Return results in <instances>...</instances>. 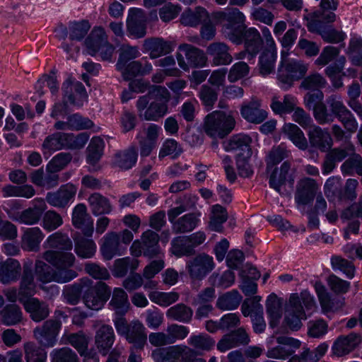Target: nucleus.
<instances>
[{
	"label": "nucleus",
	"instance_id": "nucleus-1",
	"mask_svg": "<svg viewBox=\"0 0 362 362\" xmlns=\"http://www.w3.org/2000/svg\"><path fill=\"white\" fill-rule=\"evenodd\" d=\"M42 257L55 269H54L42 260H37L35 271L40 281L64 284L78 276L77 272L71 269L76 260L72 253L47 250L43 253Z\"/></svg>",
	"mask_w": 362,
	"mask_h": 362
},
{
	"label": "nucleus",
	"instance_id": "nucleus-2",
	"mask_svg": "<svg viewBox=\"0 0 362 362\" xmlns=\"http://www.w3.org/2000/svg\"><path fill=\"white\" fill-rule=\"evenodd\" d=\"M170 94L163 86H156L147 95L136 101V108L141 120L158 122L168 112Z\"/></svg>",
	"mask_w": 362,
	"mask_h": 362
},
{
	"label": "nucleus",
	"instance_id": "nucleus-3",
	"mask_svg": "<svg viewBox=\"0 0 362 362\" xmlns=\"http://www.w3.org/2000/svg\"><path fill=\"white\" fill-rule=\"evenodd\" d=\"M315 307L313 296L308 291L291 294L285 310L284 325L292 331L299 330L303 326L302 320L310 315L306 312L313 311Z\"/></svg>",
	"mask_w": 362,
	"mask_h": 362
},
{
	"label": "nucleus",
	"instance_id": "nucleus-4",
	"mask_svg": "<svg viewBox=\"0 0 362 362\" xmlns=\"http://www.w3.org/2000/svg\"><path fill=\"white\" fill-rule=\"evenodd\" d=\"M214 19L221 25V33L225 38L235 45L241 44L243 31L246 28L245 16L237 8H230L214 13Z\"/></svg>",
	"mask_w": 362,
	"mask_h": 362
},
{
	"label": "nucleus",
	"instance_id": "nucleus-5",
	"mask_svg": "<svg viewBox=\"0 0 362 362\" xmlns=\"http://www.w3.org/2000/svg\"><path fill=\"white\" fill-rule=\"evenodd\" d=\"M235 120L233 116L223 112L214 111L204 119V132L213 138H223L234 129Z\"/></svg>",
	"mask_w": 362,
	"mask_h": 362
},
{
	"label": "nucleus",
	"instance_id": "nucleus-6",
	"mask_svg": "<svg viewBox=\"0 0 362 362\" xmlns=\"http://www.w3.org/2000/svg\"><path fill=\"white\" fill-rule=\"evenodd\" d=\"M286 54L281 52L282 59L278 69L277 78L284 88H290L295 81L303 78L308 70V65L300 60H285Z\"/></svg>",
	"mask_w": 362,
	"mask_h": 362
},
{
	"label": "nucleus",
	"instance_id": "nucleus-7",
	"mask_svg": "<svg viewBox=\"0 0 362 362\" xmlns=\"http://www.w3.org/2000/svg\"><path fill=\"white\" fill-rule=\"evenodd\" d=\"M214 257L201 252L187 260L186 270L192 281H202L215 268Z\"/></svg>",
	"mask_w": 362,
	"mask_h": 362
},
{
	"label": "nucleus",
	"instance_id": "nucleus-8",
	"mask_svg": "<svg viewBox=\"0 0 362 362\" xmlns=\"http://www.w3.org/2000/svg\"><path fill=\"white\" fill-rule=\"evenodd\" d=\"M178 50L185 54V57L181 53L176 55L178 65L184 71H188L190 67H202L206 64L207 57L201 49L184 43L180 45Z\"/></svg>",
	"mask_w": 362,
	"mask_h": 362
},
{
	"label": "nucleus",
	"instance_id": "nucleus-9",
	"mask_svg": "<svg viewBox=\"0 0 362 362\" xmlns=\"http://www.w3.org/2000/svg\"><path fill=\"white\" fill-rule=\"evenodd\" d=\"M61 328L62 322L60 320L57 318L49 319L33 329V337L42 347L52 348L57 342V337Z\"/></svg>",
	"mask_w": 362,
	"mask_h": 362
},
{
	"label": "nucleus",
	"instance_id": "nucleus-10",
	"mask_svg": "<svg viewBox=\"0 0 362 362\" xmlns=\"http://www.w3.org/2000/svg\"><path fill=\"white\" fill-rule=\"evenodd\" d=\"M294 170L288 161H284L280 168H276L269 177V186L281 195L290 194L294 182Z\"/></svg>",
	"mask_w": 362,
	"mask_h": 362
},
{
	"label": "nucleus",
	"instance_id": "nucleus-11",
	"mask_svg": "<svg viewBox=\"0 0 362 362\" xmlns=\"http://www.w3.org/2000/svg\"><path fill=\"white\" fill-rule=\"evenodd\" d=\"M110 296V289L105 283L98 282L95 286H92V281L88 279L83 300L87 308L98 310L103 307Z\"/></svg>",
	"mask_w": 362,
	"mask_h": 362
},
{
	"label": "nucleus",
	"instance_id": "nucleus-12",
	"mask_svg": "<svg viewBox=\"0 0 362 362\" xmlns=\"http://www.w3.org/2000/svg\"><path fill=\"white\" fill-rule=\"evenodd\" d=\"M277 346L269 349L266 356L269 358L285 360L292 356L295 349L300 348V341L298 339L286 336L276 337Z\"/></svg>",
	"mask_w": 362,
	"mask_h": 362
},
{
	"label": "nucleus",
	"instance_id": "nucleus-13",
	"mask_svg": "<svg viewBox=\"0 0 362 362\" xmlns=\"http://www.w3.org/2000/svg\"><path fill=\"white\" fill-rule=\"evenodd\" d=\"M126 26L129 37L134 39L144 37L147 33V21L144 11L139 8L130 9Z\"/></svg>",
	"mask_w": 362,
	"mask_h": 362
},
{
	"label": "nucleus",
	"instance_id": "nucleus-14",
	"mask_svg": "<svg viewBox=\"0 0 362 362\" xmlns=\"http://www.w3.org/2000/svg\"><path fill=\"white\" fill-rule=\"evenodd\" d=\"M63 102L81 107L87 99V93L82 83L67 79L62 86Z\"/></svg>",
	"mask_w": 362,
	"mask_h": 362
},
{
	"label": "nucleus",
	"instance_id": "nucleus-15",
	"mask_svg": "<svg viewBox=\"0 0 362 362\" xmlns=\"http://www.w3.org/2000/svg\"><path fill=\"white\" fill-rule=\"evenodd\" d=\"M76 192L77 188L75 185L67 183L62 185L56 192H48L45 200L54 207L64 209L74 198Z\"/></svg>",
	"mask_w": 362,
	"mask_h": 362
},
{
	"label": "nucleus",
	"instance_id": "nucleus-16",
	"mask_svg": "<svg viewBox=\"0 0 362 362\" xmlns=\"http://www.w3.org/2000/svg\"><path fill=\"white\" fill-rule=\"evenodd\" d=\"M319 189L315 180L305 177L300 180L296 185L295 201L299 205L310 204L317 196Z\"/></svg>",
	"mask_w": 362,
	"mask_h": 362
},
{
	"label": "nucleus",
	"instance_id": "nucleus-17",
	"mask_svg": "<svg viewBox=\"0 0 362 362\" xmlns=\"http://www.w3.org/2000/svg\"><path fill=\"white\" fill-rule=\"evenodd\" d=\"M174 48V44L161 37H148L143 42V49L148 53L152 59L170 53Z\"/></svg>",
	"mask_w": 362,
	"mask_h": 362
},
{
	"label": "nucleus",
	"instance_id": "nucleus-18",
	"mask_svg": "<svg viewBox=\"0 0 362 362\" xmlns=\"http://www.w3.org/2000/svg\"><path fill=\"white\" fill-rule=\"evenodd\" d=\"M250 342V337L243 327L230 332L223 336L217 344V349L225 352L240 345H245Z\"/></svg>",
	"mask_w": 362,
	"mask_h": 362
},
{
	"label": "nucleus",
	"instance_id": "nucleus-19",
	"mask_svg": "<svg viewBox=\"0 0 362 362\" xmlns=\"http://www.w3.org/2000/svg\"><path fill=\"white\" fill-rule=\"evenodd\" d=\"M310 146L322 152L329 150L333 144L332 139L329 132L320 126L313 124L308 132Z\"/></svg>",
	"mask_w": 362,
	"mask_h": 362
},
{
	"label": "nucleus",
	"instance_id": "nucleus-20",
	"mask_svg": "<svg viewBox=\"0 0 362 362\" xmlns=\"http://www.w3.org/2000/svg\"><path fill=\"white\" fill-rule=\"evenodd\" d=\"M20 303L23 304L31 320L35 322H42L49 315L50 310L48 304L36 298L21 300Z\"/></svg>",
	"mask_w": 362,
	"mask_h": 362
},
{
	"label": "nucleus",
	"instance_id": "nucleus-21",
	"mask_svg": "<svg viewBox=\"0 0 362 362\" xmlns=\"http://www.w3.org/2000/svg\"><path fill=\"white\" fill-rule=\"evenodd\" d=\"M100 246L101 253L106 260L112 259L116 255H122L126 247H123L119 241V237L116 232H109L102 238Z\"/></svg>",
	"mask_w": 362,
	"mask_h": 362
},
{
	"label": "nucleus",
	"instance_id": "nucleus-22",
	"mask_svg": "<svg viewBox=\"0 0 362 362\" xmlns=\"http://www.w3.org/2000/svg\"><path fill=\"white\" fill-rule=\"evenodd\" d=\"M72 223L74 227L81 229L86 236H92L93 222L87 213V208L85 204H78L74 207L72 213Z\"/></svg>",
	"mask_w": 362,
	"mask_h": 362
},
{
	"label": "nucleus",
	"instance_id": "nucleus-23",
	"mask_svg": "<svg viewBox=\"0 0 362 362\" xmlns=\"http://www.w3.org/2000/svg\"><path fill=\"white\" fill-rule=\"evenodd\" d=\"M115 340V334L112 326L103 325L96 330L95 344L98 351L106 356L110 351Z\"/></svg>",
	"mask_w": 362,
	"mask_h": 362
},
{
	"label": "nucleus",
	"instance_id": "nucleus-24",
	"mask_svg": "<svg viewBox=\"0 0 362 362\" xmlns=\"http://www.w3.org/2000/svg\"><path fill=\"white\" fill-rule=\"evenodd\" d=\"M117 69L121 72L122 76L125 81H130L137 76H144L150 74L153 70L151 63L139 61H132L121 66H117Z\"/></svg>",
	"mask_w": 362,
	"mask_h": 362
},
{
	"label": "nucleus",
	"instance_id": "nucleus-25",
	"mask_svg": "<svg viewBox=\"0 0 362 362\" xmlns=\"http://www.w3.org/2000/svg\"><path fill=\"white\" fill-rule=\"evenodd\" d=\"M206 52L212 57V64L215 66L230 64L233 59L229 46L223 42L211 43L206 48Z\"/></svg>",
	"mask_w": 362,
	"mask_h": 362
},
{
	"label": "nucleus",
	"instance_id": "nucleus-26",
	"mask_svg": "<svg viewBox=\"0 0 362 362\" xmlns=\"http://www.w3.org/2000/svg\"><path fill=\"white\" fill-rule=\"evenodd\" d=\"M252 139L246 134H236L224 144V149L226 151H237V155H245L251 157L252 154L251 148Z\"/></svg>",
	"mask_w": 362,
	"mask_h": 362
},
{
	"label": "nucleus",
	"instance_id": "nucleus-27",
	"mask_svg": "<svg viewBox=\"0 0 362 362\" xmlns=\"http://www.w3.org/2000/svg\"><path fill=\"white\" fill-rule=\"evenodd\" d=\"M315 288L323 312H334L341 308L344 305V299L332 298L331 295L322 283L317 282Z\"/></svg>",
	"mask_w": 362,
	"mask_h": 362
},
{
	"label": "nucleus",
	"instance_id": "nucleus-28",
	"mask_svg": "<svg viewBox=\"0 0 362 362\" xmlns=\"http://www.w3.org/2000/svg\"><path fill=\"white\" fill-rule=\"evenodd\" d=\"M362 341L360 335L351 333L347 336H341L337 339L332 346V352L337 356H342L353 351Z\"/></svg>",
	"mask_w": 362,
	"mask_h": 362
},
{
	"label": "nucleus",
	"instance_id": "nucleus-29",
	"mask_svg": "<svg viewBox=\"0 0 362 362\" xmlns=\"http://www.w3.org/2000/svg\"><path fill=\"white\" fill-rule=\"evenodd\" d=\"M107 42V35L104 28L95 27L84 42L87 53L95 56Z\"/></svg>",
	"mask_w": 362,
	"mask_h": 362
},
{
	"label": "nucleus",
	"instance_id": "nucleus-30",
	"mask_svg": "<svg viewBox=\"0 0 362 362\" xmlns=\"http://www.w3.org/2000/svg\"><path fill=\"white\" fill-rule=\"evenodd\" d=\"M124 337L129 343L133 344V348L142 349L147 340L146 328L140 321L133 320L130 322V327Z\"/></svg>",
	"mask_w": 362,
	"mask_h": 362
},
{
	"label": "nucleus",
	"instance_id": "nucleus-31",
	"mask_svg": "<svg viewBox=\"0 0 362 362\" xmlns=\"http://www.w3.org/2000/svg\"><path fill=\"white\" fill-rule=\"evenodd\" d=\"M185 350L184 345L160 347L152 351L151 357L154 362H176Z\"/></svg>",
	"mask_w": 362,
	"mask_h": 362
},
{
	"label": "nucleus",
	"instance_id": "nucleus-32",
	"mask_svg": "<svg viewBox=\"0 0 362 362\" xmlns=\"http://www.w3.org/2000/svg\"><path fill=\"white\" fill-rule=\"evenodd\" d=\"M245 51L252 57L256 56L262 47L263 40L259 32L255 28L245 29L241 36Z\"/></svg>",
	"mask_w": 362,
	"mask_h": 362
},
{
	"label": "nucleus",
	"instance_id": "nucleus-33",
	"mask_svg": "<svg viewBox=\"0 0 362 362\" xmlns=\"http://www.w3.org/2000/svg\"><path fill=\"white\" fill-rule=\"evenodd\" d=\"M21 266L16 259L8 258L0 262V281L8 284L16 281L21 274Z\"/></svg>",
	"mask_w": 362,
	"mask_h": 362
},
{
	"label": "nucleus",
	"instance_id": "nucleus-34",
	"mask_svg": "<svg viewBox=\"0 0 362 362\" xmlns=\"http://www.w3.org/2000/svg\"><path fill=\"white\" fill-rule=\"evenodd\" d=\"M36 292V283L32 269L24 267L18 289L19 302L33 298Z\"/></svg>",
	"mask_w": 362,
	"mask_h": 362
},
{
	"label": "nucleus",
	"instance_id": "nucleus-35",
	"mask_svg": "<svg viewBox=\"0 0 362 362\" xmlns=\"http://www.w3.org/2000/svg\"><path fill=\"white\" fill-rule=\"evenodd\" d=\"M209 15L207 11L201 6L194 10L187 9L181 15L180 22L185 26L196 27L199 24L209 21Z\"/></svg>",
	"mask_w": 362,
	"mask_h": 362
},
{
	"label": "nucleus",
	"instance_id": "nucleus-36",
	"mask_svg": "<svg viewBox=\"0 0 362 362\" xmlns=\"http://www.w3.org/2000/svg\"><path fill=\"white\" fill-rule=\"evenodd\" d=\"M240 112L244 119L255 124L262 123L267 117V112L260 108V103L258 100H252L243 105Z\"/></svg>",
	"mask_w": 362,
	"mask_h": 362
},
{
	"label": "nucleus",
	"instance_id": "nucleus-37",
	"mask_svg": "<svg viewBox=\"0 0 362 362\" xmlns=\"http://www.w3.org/2000/svg\"><path fill=\"white\" fill-rule=\"evenodd\" d=\"M327 345L321 344L314 349L303 347L302 351L292 356L288 362H318L325 354L327 350Z\"/></svg>",
	"mask_w": 362,
	"mask_h": 362
},
{
	"label": "nucleus",
	"instance_id": "nucleus-38",
	"mask_svg": "<svg viewBox=\"0 0 362 362\" xmlns=\"http://www.w3.org/2000/svg\"><path fill=\"white\" fill-rule=\"evenodd\" d=\"M267 314L269 318V326L277 327L282 315V300L275 294L270 295L266 303Z\"/></svg>",
	"mask_w": 362,
	"mask_h": 362
},
{
	"label": "nucleus",
	"instance_id": "nucleus-39",
	"mask_svg": "<svg viewBox=\"0 0 362 362\" xmlns=\"http://www.w3.org/2000/svg\"><path fill=\"white\" fill-rule=\"evenodd\" d=\"M44 234L38 227L28 228L22 236L21 246L28 251H37Z\"/></svg>",
	"mask_w": 362,
	"mask_h": 362
},
{
	"label": "nucleus",
	"instance_id": "nucleus-40",
	"mask_svg": "<svg viewBox=\"0 0 362 362\" xmlns=\"http://www.w3.org/2000/svg\"><path fill=\"white\" fill-rule=\"evenodd\" d=\"M141 240L144 249V256L153 258L160 255L159 236L156 232L147 230L142 233Z\"/></svg>",
	"mask_w": 362,
	"mask_h": 362
},
{
	"label": "nucleus",
	"instance_id": "nucleus-41",
	"mask_svg": "<svg viewBox=\"0 0 362 362\" xmlns=\"http://www.w3.org/2000/svg\"><path fill=\"white\" fill-rule=\"evenodd\" d=\"M199 214L189 213L177 218L172 226L173 233H185L192 231L199 223Z\"/></svg>",
	"mask_w": 362,
	"mask_h": 362
},
{
	"label": "nucleus",
	"instance_id": "nucleus-42",
	"mask_svg": "<svg viewBox=\"0 0 362 362\" xmlns=\"http://www.w3.org/2000/svg\"><path fill=\"white\" fill-rule=\"evenodd\" d=\"M284 134L292 143L300 150H305L308 147L307 139L303 131L296 125L291 123L285 124L282 128Z\"/></svg>",
	"mask_w": 362,
	"mask_h": 362
},
{
	"label": "nucleus",
	"instance_id": "nucleus-43",
	"mask_svg": "<svg viewBox=\"0 0 362 362\" xmlns=\"http://www.w3.org/2000/svg\"><path fill=\"white\" fill-rule=\"evenodd\" d=\"M115 314L125 315L130 306L127 293L120 288H115L109 303Z\"/></svg>",
	"mask_w": 362,
	"mask_h": 362
},
{
	"label": "nucleus",
	"instance_id": "nucleus-44",
	"mask_svg": "<svg viewBox=\"0 0 362 362\" xmlns=\"http://www.w3.org/2000/svg\"><path fill=\"white\" fill-rule=\"evenodd\" d=\"M91 212L95 216L107 214L112 211V206L107 198L99 193H93L88 199Z\"/></svg>",
	"mask_w": 362,
	"mask_h": 362
},
{
	"label": "nucleus",
	"instance_id": "nucleus-45",
	"mask_svg": "<svg viewBox=\"0 0 362 362\" xmlns=\"http://www.w3.org/2000/svg\"><path fill=\"white\" fill-rule=\"evenodd\" d=\"M104 148V141L99 136H94L87 148V163L93 166L92 170H97L95 165L100 159Z\"/></svg>",
	"mask_w": 362,
	"mask_h": 362
},
{
	"label": "nucleus",
	"instance_id": "nucleus-46",
	"mask_svg": "<svg viewBox=\"0 0 362 362\" xmlns=\"http://www.w3.org/2000/svg\"><path fill=\"white\" fill-rule=\"evenodd\" d=\"M242 300V296L237 290H232L218 296L216 305L221 310L236 309Z\"/></svg>",
	"mask_w": 362,
	"mask_h": 362
},
{
	"label": "nucleus",
	"instance_id": "nucleus-47",
	"mask_svg": "<svg viewBox=\"0 0 362 362\" xmlns=\"http://www.w3.org/2000/svg\"><path fill=\"white\" fill-rule=\"evenodd\" d=\"M45 348L37 345L33 341L23 344V351L26 362H46L47 354Z\"/></svg>",
	"mask_w": 362,
	"mask_h": 362
},
{
	"label": "nucleus",
	"instance_id": "nucleus-48",
	"mask_svg": "<svg viewBox=\"0 0 362 362\" xmlns=\"http://www.w3.org/2000/svg\"><path fill=\"white\" fill-rule=\"evenodd\" d=\"M168 318L183 323H189L193 316L192 309L184 303L170 307L166 312Z\"/></svg>",
	"mask_w": 362,
	"mask_h": 362
},
{
	"label": "nucleus",
	"instance_id": "nucleus-49",
	"mask_svg": "<svg viewBox=\"0 0 362 362\" xmlns=\"http://www.w3.org/2000/svg\"><path fill=\"white\" fill-rule=\"evenodd\" d=\"M137 160V153L134 148L119 151L114 156L113 163L123 170L130 169L135 165Z\"/></svg>",
	"mask_w": 362,
	"mask_h": 362
},
{
	"label": "nucleus",
	"instance_id": "nucleus-50",
	"mask_svg": "<svg viewBox=\"0 0 362 362\" xmlns=\"http://www.w3.org/2000/svg\"><path fill=\"white\" fill-rule=\"evenodd\" d=\"M61 343L71 345L81 355H84L87 352L88 340L82 332L64 334Z\"/></svg>",
	"mask_w": 362,
	"mask_h": 362
},
{
	"label": "nucleus",
	"instance_id": "nucleus-51",
	"mask_svg": "<svg viewBox=\"0 0 362 362\" xmlns=\"http://www.w3.org/2000/svg\"><path fill=\"white\" fill-rule=\"evenodd\" d=\"M64 148H65V143L63 132H55L47 136L42 144V151L45 156Z\"/></svg>",
	"mask_w": 362,
	"mask_h": 362
},
{
	"label": "nucleus",
	"instance_id": "nucleus-52",
	"mask_svg": "<svg viewBox=\"0 0 362 362\" xmlns=\"http://www.w3.org/2000/svg\"><path fill=\"white\" fill-rule=\"evenodd\" d=\"M47 248L71 250L73 247L71 239L66 234L57 232L49 235L44 243Z\"/></svg>",
	"mask_w": 362,
	"mask_h": 362
},
{
	"label": "nucleus",
	"instance_id": "nucleus-53",
	"mask_svg": "<svg viewBox=\"0 0 362 362\" xmlns=\"http://www.w3.org/2000/svg\"><path fill=\"white\" fill-rule=\"evenodd\" d=\"M297 100L291 95H286L283 101L279 100L278 96H273L272 98L271 108L276 114L290 113L294 110Z\"/></svg>",
	"mask_w": 362,
	"mask_h": 362
},
{
	"label": "nucleus",
	"instance_id": "nucleus-54",
	"mask_svg": "<svg viewBox=\"0 0 362 362\" xmlns=\"http://www.w3.org/2000/svg\"><path fill=\"white\" fill-rule=\"evenodd\" d=\"M75 252L77 255L82 258L92 257L96 250V245L92 239L79 235L74 238Z\"/></svg>",
	"mask_w": 362,
	"mask_h": 362
},
{
	"label": "nucleus",
	"instance_id": "nucleus-55",
	"mask_svg": "<svg viewBox=\"0 0 362 362\" xmlns=\"http://www.w3.org/2000/svg\"><path fill=\"white\" fill-rule=\"evenodd\" d=\"M88 283V279H82L79 282L66 287L64 292L66 302L71 305L77 304L81 293L85 292Z\"/></svg>",
	"mask_w": 362,
	"mask_h": 362
},
{
	"label": "nucleus",
	"instance_id": "nucleus-56",
	"mask_svg": "<svg viewBox=\"0 0 362 362\" xmlns=\"http://www.w3.org/2000/svg\"><path fill=\"white\" fill-rule=\"evenodd\" d=\"M228 219V213L223 206L220 204L214 205L211 208L209 226L212 230L221 232L223 223Z\"/></svg>",
	"mask_w": 362,
	"mask_h": 362
},
{
	"label": "nucleus",
	"instance_id": "nucleus-57",
	"mask_svg": "<svg viewBox=\"0 0 362 362\" xmlns=\"http://www.w3.org/2000/svg\"><path fill=\"white\" fill-rule=\"evenodd\" d=\"M172 252L180 257L190 256L194 253V249L187 236H179L172 240Z\"/></svg>",
	"mask_w": 362,
	"mask_h": 362
},
{
	"label": "nucleus",
	"instance_id": "nucleus-58",
	"mask_svg": "<svg viewBox=\"0 0 362 362\" xmlns=\"http://www.w3.org/2000/svg\"><path fill=\"white\" fill-rule=\"evenodd\" d=\"M149 299L154 303L161 306L168 307L179 300L180 295L177 292H162L154 291L148 293Z\"/></svg>",
	"mask_w": 362,
	"mask_h": 362
},
{
	"label": "nucleus",
	"instance_id": "nucleus-59",
	"mask_svg": "<svg viewBox=\"0 0 362 362\" xmlns=\"http://www.w3.org/2000/svg\"><path fill=\"white\" fill-rule=\"evenodd\" d=\"M139 266V260L129 257L116 259L114 263L113 275L116 277L124 276L128 270L134 271Z\"/></svg>",
	"mask_w": 362,
	"mask_h": 362
},
{
	"label": "nucleus",
	"instance_id": "nucleus-60",
	"mask_svg": "<svg viewBox=\"0 0 362 362\" xmlns=\"http://www.w3.org/2000/svg\"><path fill=\"white\" fill-rule=\"evenodd\" d=\"M188 344L197 351H209L215 345V341L206 334H193L188 339Z\"/></svg>",
	"mask_w": 362,
	"mask_h": 362
},
{
	"label": "nucleus",
	"instance_id": "nucleus-61",
	"mask_svg": "<svg viewBox=\"0 0 362 362\" xmlns=\"http://www.w3.org/2000/svg\"><path fill=\"white\" fill-rule=\"evenodd\" d=\"M277 52L263 51L259 58V73L263 75H269L274 70Z\"/></svg>",
	"mask_w": 362,
	"mask_h": 362
},
{
	"label": "nucleus",
	"instance_id": "nucleus-62",
	"mask_svg": "<svg viewBox=\"0 0 362 362\" xmlns=\"http://www.w3.org/2000/svg\"><path fill=\"white\" fill-rule=\"evenodd\" d=\"M331 265L334 270L341 271L347 278L351 279L354 277L356 267L352 261L339 255H334L331 257Z\"/></svg>",
	"mask_w": 362,
	"mask_h": 362
},
{
	"label": "nucleus",
	"instance_id": "nucleus-63",
	"mask_svg": "<svg viewBox=\"0 0 362 362\" xmlns=\"http://www.w3.org/2000/svg\"><path fill=\"white\" fill-rule=\"evenodd\" d=\"M1 315L2 322L8 326L16 325L22 319L21 310L15 304L6 306L1 312Z\"/></svg>",
	"mask_w": 362,
	"mask_h": 362
},
{
	"label": "nucleus",
	"instance_id": "nucleus-64",
	"mask_svg": "<svg viewBox=\"0 0 362 362\" xmlns=\"http://www.w3.org/2000/svg\"><path fill=\"white\" fill-rule=\"evenodd\" d=\"M50 359L51 362H79L76 352L66 346L53 349Z\"/></svg>",
	"mask_w": 362,
	"mask_h": 362
}]
</instances>
